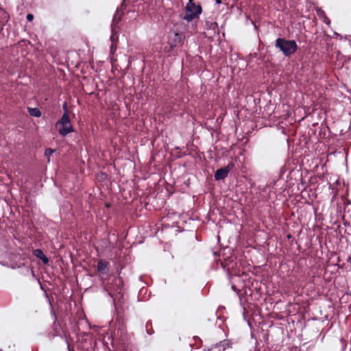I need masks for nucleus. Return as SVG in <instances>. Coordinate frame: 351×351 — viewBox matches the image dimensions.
I'll list each match as a JSON object with an SVG mask.
<instances>
[{"mask_svg":"<svg viewBox=\"0 0 351 351\" xmlns=\"http://www.w3.org/2000/svg\"><path fill=\"white\" fill-rule=\"evenodd\" d=\"M226 346H229L228 341H220L219 343L213 346L208 351H224Z\"/></svg>","mask_w":351,"mask_h":351,"instance_id":"obj_9","label":"nucleus"},{"mask_svg":"<svg viewBox=\"0 0 351 351\" xmlns=\"http://www.w3.org/2000/svg\"><path fill=\"white\" fill-rule=\"evenodd\" d=\"M185 12L183 19L187 22H191L199 18L202 12V8L199 4H196L194 0H189L185 7Z\"/></svg>","mask_w":351,"mask_h":351,"instance_id":"obj_3","label":"nucleus"},{"mask_svg":"<svg viewBox=\"0 0 351 351\" xmlns=\"http://www.w3.org/2000/svg\"><path fill=\"white\" fill-rule=\"evenodd\" d=\"M183 39L182 33L171 32L168 34L167 45L165 47L164 51L165 53H171L173 48L178 44H181Z\"/></svg>","mask_w":351,"mask_h":351,"instance_id":"obj_4","label":"nucleus"},{"mask_svg":"<svg viewBox=\"0 0 351 351\" xmlns=\"http://www.w3.org/2000/svg\"><path fill=\"white\" fill-rule=\"evenodd\" d=\"M145 327H146L147 332L149 335H152L154 333V330L152 329V325L151 321H148L146 323Z\"/></svg>","mask_w":351,"mask_h":351,"instance_id":"obj_14","label":"nucleus"},{"mask_svg":"<svg viewBox=\"0 0 351 351\" xmlns=\"http://www.w3.org/2000/svg\"><path fill=\"white\" fill-rule=\"evenodd\" d=\"M115 324H116V326H122V325L126 326L125 321L124 318L120 315H117V316L116 317Z\"/></svg>","mask_w":351,"mask_h":351,"instance_id":"obj_12","label":"nucleus"},{"mask_svg":"<svg viewBox=\"0 0 351 351\" xmlns=\"http://www.w3.org/2000/svg\"><path fill=\"white\" fill-rule=\"evenodd\" d=\"M34 255L40 259L45 265L49 263V258L45 255L44 252L40 249H36L33 252Z\"/></svg>","mask_w":351,"mask_h":351,"instance_id":"obj_10","label":"nucleus"},{"mask_svg":"<svg viewBox=\"0 0 351 351\" xmlns=\"http://www.w3.org/2000/svg\"><path fill=\"white\" fill-rule=\"evenodd\" d=\"M113 283L115 285V287L112 289L111 287L107 286L106 291L108 292V294L112 297L116 293H121V284L122 281L120 278H114L113 279Z\"/></svg>","mask_w":351,"mask_h":351,"instance_id":"obj_6","label":"nucleus"},{"mask_svg":"<svg viewBox=\"0 0 351 351\" xmlns=\"http://www.w3.org/2000/svg\"><path fill=\"white\" fill-rule=\"evenodd\" d=\"M275 46L279 49L283 55L289 57L298 50V45L293 40H287L284 38H278L276 40Z\"/></svg>","mask_w":351,"mask_h":351,"instance_id":"obj_1","label":"nucleus"},{"mask_svg":"<svg viewBox=\"0 0 351 351\" xmlns=\"http://www.w3.org/2000/svg\"><path fill=\"white\" fill-rule=\"evenodd\" d=\"M127 334L126 326H116V328L113 332L114 337L117 336L121 339H124Z\"/></svg>","mask_w":351,"mask_h":351,"instance_id":"obj_8","label":"nucleus"},{"mask_svg":"<svg viewBox=\"0 0 351 351\" xmlns=\"http://www.w3.org/2000/svg\"><path fill=\"white\" fill-rule=\"evenodd\" d=\"M63 108L65 112L61 119L56 122V127L58 130L59 134L62 136H65L68 134L73 132V128L71 123L70 117L67 113L66 104H64Z\"/></svg>","mask_w":351,"mask_h":351,"instance_id":"obj_2","label":"nucleus"},{"mask_svg":"<svg viewBox=\"0 0 351 351\" xmlns=\"http://www.w3.org/2000/svg\"><path fill=\"white\" fill-rule=\"evenodd\" d=\"M217 3H221V0H217Z\"/></svg>","mask_w":351,"mask_h":351,"instance_id":"obj_19","label":"nucleus"},{"mask_svg":"<svg viewBox=\"0 0 351 351\" xmlns=\"http://www.w3.org/2000/svg\"><path fill=\"white\" fill-rule=\"evenodd\" d=\"M232 289L234 291H237V287H236V286H235V285H232Z\"/></svg>","mask_w":351,"mask_h":351,"instance_id":"obj_17","label":"nucleus"},{"mask_svg":"<svg viewBox=\"0 0 351 351\" xmlns=\"http://www.w3.org/2000/svg\"><path fill=\"white\" fill-rule=\"evenodd\" d=\"M54 149L51 148H47L45 149V155L47 157V161L49 162L50 156L53 154Z\"/></svg>","mask_w":351,"mask_h":351,"instance_id":"obj_15","label":"nucleus"},{"mask_svg":"<svg viewBox=\"0 0 351 351\" xmlns=\"http://www.w3.org/2000/svg\"><path fill=\"white\" fill-rule=\"evenodd\" d=\"M176 150H180V147H176Z\"/></svg>","mask_w":351,"mask_h":351,"instance_id":"obj_20","label":"nucleus"},{"mask_svg":"<svg viewBox=\"0 0 351 351\" xmlns=\"http://www.w3.org/2000/svg\"><path fill=\"white\" fill-rule=\"evenodd\" d=\"M29 114L34 117H40L41 112L38 108H28Z\"/></svg>","mask_w":351,"mask_h":351,"instance_id":"obj_11","label":"nucleus"},{"mask_svg":"<svg viewBox=\"0 0 351 351\" xmlns=\"http://www.w3.org/2000/svg\"><path fill=\"white\" fill-rule=\"evenodd\" d=\"M234 164L229 163L226 167L217 169L215 173V179L216 180H223L228 177L229 172L233 168Z\"/></svg>","mask_w":351,"mask_h":351,"instance_id":"obj_5","label":"nucleus"},{"mask_svg":"<svg viewBox=\"0 0 351 351\" xmlns=\"http://www.w3.org/2000/svg\"><path fill=\"white\" fill-rule=\"evenodd\" d=\"M121 19V14L119 13V11H117L116 14L114 15L112 19V25L117 23Z\"/></svg>","mask_w":351,"mask_h":351,"instance_id":"obj_13","label":"nucleus"},{"mask_svg":"<svg viewBox=\"0 0 351 351\" xmlns=\"http://www.w3.org/2000/svg\"><path fill=\"white\" fill-rule=\"evenodd\" d=\"M106 207H110V204L109 203H106Z\"/></svg>","mask_w":351,"mask_h":351,"instance_id":"obj_18","label":"nucleus"},{"mask_svg":"<svg viewBox=\"0 0 351 351\" xmlns=\"http://www.w3.org/2000/svg\"><path fill=\"white\" fill-rule=\"evenodd\" d=\"M108 262L105 260H99L97 263V271L101 274H106L108 270Z\"/></svg>","mask_w":351,"mask_h":351,"instance_id":"obj_7","label":"nucleus"},{"mask_svg":"<svg viewBox=\"0 0 351 351\" xmlns=\"http://www.w3.org/2000/svg\"><path fill=\"white\" fill-rule=\"evenodd\" d=\"M68 348H69V351H73V350H71L70 349L69 346H68Z\"/></svg>","mask_w":351,"mask_h":351,"instance_id":"obj_21","label":"nucleus"},{"mask_svg":"<svg viewBox=\"0 0 351 351\" xmlns=\"http://www.w3.org/2000/svg\"><path fill=\"white\" fill-rule=\"evenodd\" d=\"M27 19L28 21H32L34 19V15L32 14H28L27 15Z\"/></svg>","mask_w":351,"mask_h":351,"instance_id":"obj_16","label":"nucleus"}]
</instances>
